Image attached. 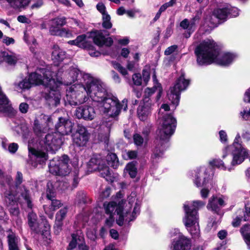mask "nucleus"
<instances>
[{
	"mask_svg": "<svg viewBox=\"0 0 250 250\" xmlns=\"http://www.w3.org/2000/svg\"><path fill=\"white\" fill-rule=\"evenodd\" d=\"M9 250H20V238L15 233L10 231L7 236Z\"/></svg>",
	"mask_w": 250,
	"mask_h": 250,
	"instance_id": "nucleus-29",
	"label": "nucleus"
},
{
	"mask_svg": "<svg viewBox=\"0 0 250 250\" xmlns=\"http://www.w3.org/2000/svg\"><path fill=\"white\" fill-rule=\"evenodd\" d=\"M49 71L48 68L38 69L35 72L31 73L28 79L23 80L18 84L21 89H28L33 85L42 84L45 87V96L49 93L50 88H54L57 86L54 79H49L47 73Z\"/></svg>",
	"mask_w": 250,
	"mask_h": 250,
	"instance_id": "nucleus-7",
	"label": "nucleus"
},
{
	"mask_svg": "<svg viewBox=\"0 0 250 250\" xmlns=\"http://www.w3.org/2000/svg\"><path fill=\"white\" fill-rule=\"evenodd\" d=\"M6 1L14 8H22L27 6L31 0H6Z\"/></svg>",
	"mask_w": 250,
	"mask_h": 250,
	"instance_id": "nucleus-39",
	"label": "nucleus"
},
{
	"mask_svg": "<svg viewBox=\"0 0 250 250\" xmlns=\"http://www.w3.org/2000/svg\"><path fill=\"white\" fill-rule=\"evenodd\" d=\"M195 54L199 65H208L215 61L220 65L228 66L237 58L233 53H220L215 42L210 39L205 40L197 45Z\"/></svg>",
	"mask_w": 250,
	"mask_h": 250,
	"instance_id": "nucleus-3",
	"label": "nucleus"
},
{
	"mask_svg": "<svg viewBox=\"0 0 250 250\" xmlns=\"http://www.w3.org/2000/svg\"><path fill=\"white\" fill-rule=\"evenodd\" d=\"M157 87L156 86L152 88H146L145 91L144 96L145 98H148L151 96L156 91Z\"/></svg>",
	"mask_w": 250,
	"mask_h": 250,
	"instance_id": "nucleus-48",
	"label": "nucleus"
},
{
	"mask_svg": "<svg viewBox=\"0 0 250 250\" xmlns=\"http://www.w3.org/2000/svg\"><path fill=\"white\" fill-rule=\"evenodd\" d=\"M29 153L32 155L31 159H35L40 164L43 163L47 159L45 152L36 150L34 148H29Z\"/></svg>",
	"mask_w": 250,
	"mask_h": 250,
	"instance_id": "nucleus-28",
	"label": "nucleus"
},
{
	"mask_svg": "<svg viewBox=\"0 0 250 250\" xmlns=\"http://www.w3.org/2000/svg\"><path fill=\"white\" fill-rule=\"evenodd\" d=\"M104 161L101 158L100 155H94L89 161L87 164L88 170L89 171H93L98 170L102 167V164Z\"/></svg>",
	"mask_w": 250,
	"mask_h": 250,
	"instance_id": "nucleus-27",
	"label": "nucleus"
},
{
	"mask_svg": "<svg viewBox=\"0 0 250 250\" xmlns=\"http://www.w3.org/2000/svg\"><path fill=\"white\" fill-rule=\"evenodd\" d=\"M90 134L87 128L82 125H78L76 132L73 135L74 144L78 146L86 145L89 139Z\"/></svg>",
	"mask_w": 250,
	"mask_h": 250,
	"instance_id": "nucleus-16",
	"label": "nucleus"
},
{
	"mask_svg": "<svg viewBox=\"0 0 250 250\" xmlns=\"http://www.w3.org/2000/svg\"><path fill=\"white\" fill-rule=\"evenodd\" d=\"M134 83L136 85H140L142 83V78L140 74H135L132 76Z\"/></svg>",
	"mask_w": 250,
	"mask_h": 250,
	"instance_id": "nucleus-50",
	"label": "nucleus"
},
{
	"mask_svg": "<svg viewBox=\"0 0 250 250\" xmlns=\"http://www.w3.org/2000/svg\"><path fill=\"white\" fill-rule=\"evenodd\" d=\"M1 56L9 65H15L19 60V56L13 52L3 51L1 52Z\"/></svg>",
	"mask_w": 250,
	"mask_h": 250,
	"instance_id": "nucleus-30",
	"label": "nucleus"
},
{
	"mask_svg": "<svg viewBox=\"0 0 250 250\" xmlns=\"http://www.w3.org/2000/svg\"><path fill=\"white\" fill-rule=\"evenodd\" d=\"M76 114L79 119L92 120L96 116V112L92 106L84 105L77 109Z\"/></svg>",
	"mask_w": 250,
	"mask_h": 250,
	"instance_id": "nucleus-20",
	"label": "nucleus"
},
{
	"mask_svg": "<svg viewBox=\"0 0 250 250\" xmlns=\"http://www.w3.org/2000/svg\"><path fill=\"white\" fill-rule=\"evenodd\" d=\"M108 165L114 168H116L119 164L117 155L115 153H110L107 156Z\"/></svg>",
	"mask_w": 250,
	"mask_h": 250,
	"instance_id": "nucleus-40",
	"label": "nucleus"
},
{
	"mask_svg": "<svg viewBox=\"0 0 250 250\" xmlns=\"http://www.w3.org/2000/svg\"><path fill=\"white\" fill-rule=\"evenodd\" d=\"M210 169L202 167L195 171L194 183L197 187L206 186L211 183Z\"/></svg>",
	"mask_w": 250,
	"mask_h": 250,
	"instance_id": "nucleus-15",
	"label": "nucleus"
},
{
	"mask_svg": "<svg viewBox=\"0 0 250 250\" xmlns=\"http://www.w3.org/2000/svg\"><path fill=\"white\" fill-rule=\"evenodd\" d=\"M10 108L8 99L3 93L0 87V112H6L9 111Z\"/></svg>",
	"mask_w": 250,
	"mask_h": 250,
	"instance_id": "nucleus-34",
	"label": "nucleus"
},
{
	"mask_svg": "<svg viewBox=\"0 0 250 250\" xmlns=\"http://www.w3.org/2000/svg\"><path fill=\"white\" fill-rule=\"evenodd\" d=\"M198 20L197 17H195L191 21L187 19L183 20L180 23V26L183 29L188 30V34H185V37L188 38L190 36L191 33L193 32L195 29V21Z\"/></svg>",
	"mask_w": 250,
	"mask_h": 250,
	"instance_id": "nucleus-26",
	"label": "nucleus"
},
{
	"mask_svg": "<svg viewBox=\"0 0 250 250\" xmlns=\"http://www.w3.org/2000/svg\"><path fill=\"white\" fill-rule=\"evenodd\" d=\"M20 190V194L18 195V202L20 203L22 202L26 203L28 207L31 208H32V204L30 200L29 191L24 187H22Z\"/></svg>",
	"mask_w": 250,
	"mask_h": 250,
	"instance_id": "nucleus-31",
	"label": "nucleus"
},
{
	"mask_svg": "<svg viewBox=\"0 0 250 250\" xmlns=\"http://www.w3.org/2000/svg\"><path fill=\"white\" fill-rule=\"evenodd\" d=\"M240 114L245 120H250V108H245L241 111Z\"/></svg>",
	"mask_w": 250,
	"mask_h": 250,
	"instance_id": "nucleus-47",
	"label": "nucleus"
},
{
	"mask_svg": "<svg viewBox=\"0 0 250 250\" xmlns=\"http://www.w3.org/2000/svg\"><path fill=\"white\" fill-rule=\"evenodd\" d=\"M18 148V145L16 143H11L8 146V150L11 153H15L16 152Z\"/></svg>",
	"mask_w": 250,
	"mask_h": 250,
	"instance_id": "nucleus-59",
	"label": "nucleus"
},
{
	"mask_svg": "<svg viewBox=\"0 0 250 250\" xmlns=\"http://www.w3.org/2000/svg\"><path fill=\"white\" fill-rule=\"evenodd\" d=\"M228 7L229 16L230 17H237L239 15V10L236 7Z\"/></svg>",
	"mask_w": 250,
	"mask_h": 250,
	"instance_id": "nucleus-49",
	"label": "nucleus"
},
{
	"mask_svg": "<svg viewBox=\"0 0 250 250\" xmlns=\"http://www.w3.org/2000/svg\"><path fill=\"white\" fill-rule=\"evenodd\" d=\"M220 140L222 143H226L228 140V136L224 130H221L219 132Z\"/></svg>",
	"mask_w": 250,
	"mask_h": 250,
	"instance_id": "nucleus-54",
	"label": "nucleus"
},
{
	"mask_svg": "<svg viewBox=\"0 0 250 250\" xmlns=\"http://www.w3.org/2000/svg\"><path fill=\"white\" fill-rule=\"evenodd\" d=\"M125 170L128 173L130 177L133 178L136 177L137 170L135 164L134 162H131L128 163L126 167Z\"/></svg>",
	"mask_w": 250,
	"mask_h": 250,
	"instance_id": "nucleus-41",
	"label": "nucleus"
},
{
	"mask_svg": "<svg viewBox=\"0 0 250 250\" xmlns=\"http://www.w3.org/2000/svg\"><path fill=\"white\" fill-rule=\"evenodd\" d=\"M84 84H75L66 90V100L76 106L86 102L88 96L97 103L100 112L111 117L118 116L121 110H126L127 100L120 103L118 99L107 92L106 87L101 80L94 79L88 74L83 75Z\"/></svg>",
	"mask_w": 250,
	"mask_h": 250,
	"instance_id": "nucleus-1",
	"label": "nucleus"
},
{
	"mask_svg": "<svg viewBox=\"0 0 250 250\" xmlns=\"http://www.w3.org/2000/svg\"><path fill=\"white\" fill-rule=\"evenodd\" d=\"M52 124V119L48 115H41L39 119H36L34 121L33 130L35 133L39 135L42 133H44L47 128Z\"/></svg>",
	"mask_w": 250,
	"mask_h": 250,
	"instance_id": "nucleus-17",
	"label": "nucleus"
},
{
	"mask_svg": "<svg viewBox=\"0 0 250 250\" xmlns=\"http://www.w3.org/2000/svg\"><path fill=\"white\" fill-rule=\"evenodd\" d=\"M76 46L81 48L86 47V36L84 35H80L75 39Z\"/></svg>",
	"mask_w": 250,
	"mask_h": 250,
	"instance_id": "nucleus-43",
	"label": "nucleus"
},
{
	"mask_svg": "<svg viewBox=\"0 0 250 250\" xmlns=\"http://www.w3.org/2000/svg\"><path fill=\"white\" fill-rule=\"evenodd\" d=\"M138 117L142 121L145 120L150 112V108L146 105H139L137 110Z\"/></svg>",
	"mask_w": 250,
	"mask_h": 250,
	"instance_id": "nucleus-35",
	"label": "nucleus"
},
{
	"mask_svg": "<svg viewBox=\"0 0 250 250\" xmlns=\"http://www.w3.org/2000/svg\"><path fill=\"white\" fill-rule=\"evenodd\" d=\"M91 36L93 38L94 43L99 46H110L113 43L112 39L110 37L105 38L102 31L93 32L91 33Z\"/></svg>",
	"mask_w": 250,
	"mask_h": 250,
	"instance_id": "nucleus-22",
	"label": "nucleus"
},
{
	"mask_svg": "<svg viewBox=\"0 0 250 250\" xmlns=\"http://www.w3.org/2000/svg\"><path fill=\"white\" fill-rule=\"evenodd\" d=\"M222 158L225 159L228 154L231 152L232 160L229 163L232 167L231 170L235 166L242 164L249 155L248 150L242 145L240 135L238 133L231 145L227 146L222 150Z\"/></svg>",
	"mask_w": 250,
	"mask_h": 250,
	"instance_id": "nucleus-8",
	"label": "nucleus"
},
{
	"mask_svg": "<svg viewBox=\"0 0 250 250\" xmlns=\"http://www.w3.org/2000/svg\"><path fill=\"white\" fill-rule=\"evenodd\" d=\"M177 48V46L176 45H172L168 47L165 51V54L166 55H169L173 53Z\"/></svg>",
	"mask_w": 250,
	"mask_h": 250,
	"instance_id": "nucleus-58",
	"label": "nucleus"
},
{
	"mask_svg": "<svg viewBox=\"0 0 250 250\" xmlns=\"http://www.w3.org/2000/svg\"><path fill=\"white\" fill-rule=\"evenodd\" d=\"M225 201L223 197H212L208 201L207 205L208 209L216 213L217 214V221H213L212 223L208 224V227L211 226L213 229L215 230L216 228L217 224L220 221L222 213L220 211V208L225 205Z\"/></svg>",
	"mask_w": 250,
	"mask_h": 250,
	"instance_id": "nucleus-13",
	"label": "nucleus"
},
{
	"mask_svg": "<svg viewBox=\"0 0 250 250\" xmlns=\"http://www.w3.org/2000/svg\"><path fill=\"white\" fill-rule=\"evenodd\" d=\"M205 204V202L200 200L188 201L184 204L185 215L183 221L193 238H198L200 236L198 210L204 207Z\"/></svg>",
	"mask_w": 250,
	"mask_h": 250,
	"instance_id": "nucleus-6",
	"label": "nucleus"
},
{
	"mask_svg": "<svg viewBox=\"0 0 250 250\" xmlns=\"http://www.w3.org/2000/svg\"><path fill=\"white\" fill-rule=\"evenodd\" d=\"M3 42L6 45H9L10 44H14L15 43V40L12 38L5 36L3 39Z\"/></svg>",
	"mask_w": 250,
	"mask_h": 250,
	"instance_id": "nucleus-60",
	"label": "nucleus"
},
{
	"mask_svg": "<svg viewBox=\"0 0 250 250\" xmlns=\"http://www.w3.org/2000/svg\"><path fill=\"white\" fill-rule=\"evenodd\" d=\"M243 100L246 103H250V87L245 92Z\"/></svg>",
	"mask_w": 250,
	"mask_h": 250,
	"instance_id": "nucleus-64",
	"label": "nucleus"
},
{
	"mask_svg": "<svg viewBox=\"0 0 250 250\" xmlns=\"http://www.w3.org/2000/svg\"><path fill=\"white\" fill-rule=\"evenodd\" d=\"M134 143L137 146H141L144 142V139L139 134L136 133L133 135Z\"/></svg>",
	"mask_w": 250,
	"mask_h": 250,
	"instance_id": "nucleus-46",
	"label": "nucleus"
},
{
	"mask_svg": "<svg viewBox=\"0 0 250 250\" xmlns=\"http://www.w3.org/2000/svg\"><path fill=\"white\" fill-rule=\"evenodd\" d=\"M189 84V80L186 79L185 74L181 72V75L175 81V84L167 92V97L175 107L178 104L181 92L186 90Z\"/></svg>",
	"mask_w": 250,
	"mask_h": 250,
	"instance_id": "nucleus-9",
	"label": "nucleus"
},
{
	"mask_svg": "<svg viewBox=\"0 0 250 250\" xmlns=\"http://www.w3.org/2000/svg\"><path fill=\"white\" fill-rule=\"evenodd\" d=\"M46 196L49 200L51 201V205L50 208L48 207L47 206H44V210L48 217L50 218H52L53 216V211L61 206V203L59 200L53 199V196L48 194V191H47Z\"/></svg>",
	"mask_w": 250,
	"mask_h": 250,
	"instance_id": "nucleus-25",
	"label": "nucleus"
},
{
	"mask_svg": "<svg viewBox=\"0 0 250 250\" xmlns=\"http://www.w3.org/2000/svg\"><path fill=\"white\" fill-rule=\"evenodd\" d=\"M27 222L30 229L35 233L43 234L45 232L46 234L48 233L50 228L48 223L46 221L43 223L44 229H42V225L39 223L37 215L34 212L31 211L28 213Z\"/></svg>",
	"mask_w": 250,
	"mask_h": 250,
	"instance_id": "nucleus-14",
	"label": "nucleus"
},
{
	"mask_svg": "<svg viewBox=\"0 0 250 250\" xmlns=\"http://www.w3.org/2000/svg\"><path fill=\"white\" fill-rule=\"evenodd\" d=\"M88 53L92 57H98L101 55L100 52L95 50L93 47L91 46L88 49Z\"/></svg>",
	"mask_w": 250,
	"mask_h": 250,
	"instance_id": "nucleus-57",
	"label": "nucleus"
},
{
	"mask_svg": "<svg viewBox=\"0 0 250 250\" xmlns=\"http://www.w3.org/2000/svg\"><path fill=\"white\" fill-rule=\"evenodd\" d=\"M103 27L109 29L112 27V23L110 21V17L108 14H104V16H103Z\"/></svg>",
	"mask_w": 250,
	"mask_h": 250,
	"instance_id": "nucleus-44",
	"label": "nucleus"
},
{
	"mask_svg": "<svg viewBox=\"0 0 250 250\" xmlns=\"http://www.w3.org/2000/svg\"><path fill=\"white\" fill-rule=\"evenodd\" d=\"M29 109V105L26 103H22L19 105V110L22 113H26Z\"/></svg>",
	"mask_w": 250,
	"mask_h": 250,
	"instance_id": "nucleus-53",
	"label": "nucleus"
},
{
	"mask_svg": "<svg viewBox=\"0 0 250 250\" xmlns=\"http://www.w3.org/2000/svg\"><path fill=\"white\" fill-rule=\"evenodd\" d=\"M170 111L168 104H163L159 111V127L157 132V138L155 141V146L151 158L153 161L162 157L166 147V143L174 133L176 120Z\"/></svg>",
	"mask_w": 250,
	"mask_h": 250,
	"instance_id": "nucleus-2",
	"label": "nucleus"
},
{
	"mask_svg": "<svg viewBox=\"0 0 250 250\" xmlns=\"http://www.w3.org/2000/svg\"><path fill=\"white\" fill-rule=\"evenodd\" d=\"M72 240L70 242L68 250H71L78 247L79 250H88L89 247L86 246L84 242V238L83 236L78 235L75 234H72Z\"/></svg>",
	"mask_w": 250,
	"mask_h": 250,
	"instance_id": "nucleus-23",
	"label": "nucleus"
},
{
	"mask_svg": "<svg viewBox=\"0 0 250 250\" xmlns=\"http://www.w3.org/2000/svg\"><path fill=\"white\" fill-rule=\"evenodd\" d=\"M85 195L83 191H80L78 192L76 195V200L78 203L84 202Z\"/></svg>",
	"mask_w": 250,
	"mask_h": 250,
	"instance_id": "nucleus-56",
	"label": "nucleus"
},
{
	"mask_svg": "<svg viewBox=\"0 0 250 250\" xmlns=\"http://www.w3.org/2000/svg\"><path fill=\"white\" fill-rule=\"evenodd\" d=\"M97 8L98 10L102 14L103 16H104V14H107L105 12V7L103 3H98L97 5Z\"/></svg>",
	"mask_w": 250,
	"mask_h": 250,
	"instance_id": "nucleus-63",
	"label": "nucleus"
},
{
	"mask_svg": "<svg viewBox=\"0 0 250 250\" xmlns=\"http://www.w3.org/2000/svg\"><path fill=\"white\" fill-rule=\"evenodd\" d=\"M66 23L64 17H57L49 21V33L52 35L60 36L70 38L72 37V33L65 28H62Z\"/></svg>",
	"mask_w": 250,
	"mask_h": 250,
	"instance_id": "nucleus-11",
	"label": "nucleus"
},
{
	"mask_svg": "<svg viewBox=\"0 0 250 250\" xmlns=\"http://www.w3.org/2000/svg\"><path fill=\"white\" fill-rule=\"evenodd\" d=\"M215 15H216L219 22L226 20L229 16L228 7L218 8L214 10Z\"/></svg>",
	"mask_w": 250,
	"mask_h": 250,
	"instance_id": "nucleus-37",
	"label": "nucleus"
},
{
	"mask_svg": "<svg viewBox=\"0 0 250 250\" xmlns=\"http://www.w3.org/2000/svg\"><path fill=\"white\" fill-rule=\"evenodd\" d=\"M69 162V158L66 155H63L61 158H54L49 164L50 172L55 175H67L71 170Z\"/></svg>",
	"mask_w": 250,
	"mask_h": 250,
	"instance_id": "nucleus-10",
	"label": "nucleus"
},
{
	"mask_svg": "<svg viewBox=\"0 0 250 250\" xmlns=\"http://www.w3.org/2000/svg\"><path fill=\"white\" fill-rule=\"evenodd\" d=\"M48 69L49 71L47 73L49 79L54 80L57 86L54 88H50L49 93L46 94V99L50 105L57 106L59 104L61 99V95L60 92L57 90V88L61 84L69 85L74 83L77 80L80 71L76 67L68 65L63 66L58 70L57 74L52 72V71L56 70V67Z\"/></svg>",
	"mask_w": 250,
	"mask_h": 250,
	"instance_id": "nucleus-4",
	"label": "nucleus"
},
{
	"mask_svg": "<svg viewBox=\"0 0 250 250\" xmlns=\"http://www.w3.org/2000/svg\"><path fill=\"white\" fill-rule=\"evenodd\" d=\"M12 181V178L10 176L5 175L0 168V184L5 186L6 184L10 186Z\"/></svg>",
	"mask_w": 250,
	"mask_h": 250,
	"instance_id": "nucleus-42",
	"label": "nucleus"
},
{
	"mask_svg": "<svg viewBox=\"0 0 250 250\" xmlns=\"http://www.w3.org/2000/svg\"><path fill=\"white\" fill-rule=\"evenodd\" d=\"M57 133L62 135H66L71 132L73 128L72 123L68 119L61 117L59 122L56 125Z\"/></svg>",
	"mask_w": 250,
	"mask_h": 250,
	"instance_id": "nucleus-21",
	"label": "nucleus"
},
{
	"mask_svg": "<svg viewBox=\"0 0 250 250\" xmlns=\"http://www.w3.org/2000/svg\"><path fill=\"white\" fill-rule=\"evenodd\" d=\"M111 64L113 67L117 69L123 75L125 76L127 74L126 69L121 66L119 63L116 62H112Z\"/></svg>",
	"mask_w": 250,
	"mask_h": 250,
	"instance_id": "nucleus-45",
	"label": "nucleus"
},
{
	"mask_svg": "<svg viewBox=\"0 0 250 250\" xmlns=\"http://www.w3.org/2000/svg\"><path fill=\"white\" fill-rule=\"evenodd\" d=\"M68 211L67 207L61 208L56 214V221L54 226L55 233L58 234L61 230L62 226V220L65 218Z\"/></svg>",
	"mask_w": 250,
	"mask_h": 250,
	"instance_id": "nucleus-24",
	"label": "nucleus"
},
{
	"mask_svg": "<svg viewBox=\"0 0 250 250\" xmlns=\"http://www.w3.org/2000/svg\"><path fill=\"white\" fill-rule=\"evenodd\" d=\"M206 186H207V188H203L200 191L201 197L203 198H207L209 192V190L208 189L209 186H208L207 185Z\"/></svg>",
	"mask_w": 250,
	"mask_h": 250,
	"instance_id": "nucleus-62",
	"label": "nucleus"
},
{
	"mask_svg": "<svg viewBox=\"0 0 250 250\" xmlns=\"http://www.w3.org/2000/svg\"><path fill=\"white\" fill-rule=\"evenodd\" d=\"M176 2V0H170L169 1L163 4L161 7V11H165L167 8L173 6Z\"/></svg>",
	"mask_w": 250,
	"mask_h": 250,
	"instance_id": "nucleus-51",
	"label": "nucleus"
},
{
	"mask_svg": "<svg viewBox=\"0 0 250 250\" xmlns=\"http://www.w3.org/2000/svg\"><path fill=\"white\" fill-rule=\"evenodd\" d=\"M43 4L42 0H36L31 6L32 9H37L40 8Z\"/></svg>",
	"mask_w": 250,
	"mask_h": 250,
	"instance_id": "nucleus-61",
	"label": "nucleus"
},
{
	"mask_svg": "<svg viewBox=\"0 0 250 250\" xmlns=\"http://www.w3.org/2000/svg\"><path fill=\"white\" fill-rule=\"evenodd\" d=\"M214 10L211 13L207 15L205 18V22L210 25L216 26L220 23L219 20L215 15Z\"/></svg>",
	"mask_w": 250,
	"mask_h": 250,
	"instance_id": "nucleus-38",
	"label": "nucleus"
},
{
	"mask_svg": "<svg viewBox=\"0 0 250 250\" xmlns=\"http://www.w3.org/2000/svg\"><path fill=\"white\" fill-rule=\"evenodd\" d=\"M104 206L106 214L117 215L116 222L120 226L133 221L140 213V202L133 192L128 196V204L124 208L122 204L117 205L114 202L104 203Z\"/></svg>",
	"mask_w": 250,
	"mask_h": 250,
	"instance_id": "nucleus-5",
	"label": "nucleus"
},
{
	"mask_svg": "<svg viewBox=\"0 0 250 250\" xmlns=\"http://www.w3.org/2000/svg\"><path fill=\"white\" fill-rule=\"evenodd\" d=\"M209 164L212 167H216L223 170L231 171L232 167H229V164L225 161V163L220 159H215L210 160Z\"/></svg>",
	"mask_w": 250,
	"mask_h": 250,
	"instance_id": "nucleus-33",
	"label": "nucleus"
},
{
	"mask_svg": "<svg viewBox=\"0 0 250 250\" xmlns=\"http://www.w3.org/2000/svg\"><path fill=\"white\" fill-rule=\"evenodd\" d=\"M4 196L5 201L10 213L13 216H17L19 214V209L15 195L10 191H6L4 193Z\"/></svg>",
	"mask_w": 250,
	"mask_h": 250,
	"instance_id": "nucleus-19",
	"label": "nucleus"
},
{
	"mask_svg": "<svg viewBox=\"0 0 250 250\" xmlns=\"http://www.w3.org/2000/svg\"><path fill=\"white\" fill-rule=\"evenodd\" d=\"M62 144V135L57 132L49 133L40 142L42 147L47 151L55 152Z\"/></svg>",
	"mask_w": 250,
	"mask_h": 250,
	"instance_id": "nucleus-12",
	"label": "nucleus"
},
{
	"mask_svg": "<svg viewBox=\"0 0 250 250\" xmlns=\"http://www.w3.org/2000/svg\"><path fill=\"white\" fill-rule=\"evenodd\" d=\"M66 57L65 52L61 49L57 45L53 47L52 58L54 62H58L62 61Z\"/></svg>",
	"mask_w": 250,
	"mask_h": 250,
	"instance_id": "nucleus-32",
	"label": "nucleus"
},
{
	"mask_svg": "<svg viewBox=\"0 0 250 250\" xmlns=\"http://www.w3.org/2000/svg\"><path fill=\"white\" fill-rule=\"evenodd\" d=\"M191 247L190 239L179 233L173 241L172 250H189Z\"/></svg>",
	"mask_w": 250,
	"mask_h": 250,
	"instance_id": "nucleus-18",
	"label": "nucleus"
},
{
	"mask_svg": "<svg viewBox=\"0 0 250 250\" xmlns=\"http://www.w3.org/2000/svg\"><path fill=\"white\" fill-rule=\"evenodd\" d=\"M102 167L99 168L98 170L100 171L101 175L105 178V179L110 182H112L113 177L111 175V173L109 170L108 167L105 165V164H102Z\"/></svg>",
	"mask_w": 250,
	"mask_h": 250,
	"instance_id": "nucleus-36",
	"label": "nucleus"
},
{
	"mask_svg": "<svg viewBox=\"0 0 250 250\" xmlns=\"http://www.w3.org/2000/svg\"><path fill=\"white\" fill-rule=\"evenodd\" d=\"M110 194V189L108 188H106L100 195V197L103 200L109 196Z\"/></svg>",
	"mask_w": 250,
	"mask_h": 250,
	"instance_id": "nucleus-55",
	"label": "nucleus"
},
{
	"mask_svg": "<svg viewBox=\"0 0 250 250\" xmlns=\"http://www.w3.org/2000/svg\"><path fill=\"white\" fill-rule=\"evenodd\" d=\"M241 232L243 237L250 234V226L248 225L244 226L241 229Z\"/></svg>",
	"mask_w": 250,
	"mask_h": 250,
	"instance_id": "nucleus-52",
	"label": "nucleus"
}]
</instances>
